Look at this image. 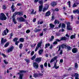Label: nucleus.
<instances>
[{
    "label": "nucleus",
    "instance_id": "1",
    "mask_svg": "<svg viewBox=\"0 0 79 79\" xmlns=\"http://www.w3.org/2000/svg\"><path fill=\"white\" fill-rule=\"evenodd\" d=\"M67 37L64 36V37H62L60 40L57 39L56 40V41H54L53 43V44H54V45L57 44H58V42H61V41L62 40H67Z\"/></svg>",
    "mask_w": 79,
    "mask_h": 79
},
{
    "label": "nucleus",
    "instance_id": "2",
    "mask_svg": "<svg viewBox=\"0 0 79 79\" xmlns=\"http://www.w3.org/2000/svg\"><path fill=\"white\" fill-rule=\"evenodd\" d=\"M1 16L0 17V19L2 21H4L6 19V17L5 16V14L3 13H1Z\"/></svg>",
    "mask_w": 79,
    "mask_h": 79
},
{
    "label": "nucleus",
    "instance_id": "3",
    "mask_svg": "<svg viewBox=\"0 0 79 79\" xmlns=\"http://www.w3.org/2000/svg\"><path fill=\"white\" fill-rule=\"evenodd\" d=\"M23 13L22 12H15L12 18H13L15 16H16V15H20V16H22V15H23Z\"/></svg>",
    "mask_w": 79,
    "mask_h": 79
},
{
    "label": "nucleus",
    "instance_id": "4",
    "mask_svg": "<svg viewBox=\"0 0 79 79\" xmlns=\"http://www.w3.org/2000/svg\"><path fill=\"white\" fill-rule=\"evenodd\" d=\"M66 24L67 25V29L69 31H72V28H71V27L70 26V23L69 22H68Z\"/></svg>",
    "mask_w": 79,
    "mask_h": 79
},
{
    "label": "nucleus",
    "instance_id": "5",
    "mask_svg": "<svg viewBox=\"0 0 79 79\" xmlns=\"http://www.w3.org/2000/svg\"><path fill=\"white\" fill-rule=\"evenodd\" d=\"M49 7V6L48 5H46L44 6V8H43V12H45L46 10H47L48 9Z\"/></svg>",
    "mask_w": 79,
    "mask_h": 79
},
{
    "label": "nucleus",
    "instance_id": "6",
    "mask_svg": "<svg viewBox=\"0 0 79 79\" xmlns=\"http://www.w3.org/2000/svg\"><path fill=\"white\" fill-rule=\"evenodd\" d=\"M33 66L35 69H38V68H39V64L36 62L33 63Z\"/></svg>",
    "mask_w": 79,
    "mask_h": 79
},
{
    "label": "nucleus",
    "instance_id": "7",
    "mask_svg": "<svg viewBox=\"0 0 79 79\" xmlns=\"http://www.w3.org/2000/svg\"><path fill=\"white\" fill-rule=\"evenodd\" d=\"M41 60H42V58L41 57L37 58L35 59V60L36 62L39 63L40 61H41Z\"/></svg>",
    "mask_w": 79,
    "mask_h": 79
},
{
    "label": "nucleus",
    "instance_id": "8",
    "mask_svg": "<svg viewBox=\"0 0 79 79\" xmlns=\"http://www.w3.org/2000/svg\"><path fill=\"white\" fill-rule=\"evenodd\" d=\"M14 49V47L13 46L10 47L9 49H7V52L8 53H10V52H12L13 50Z\"/></svg>",
    "mask_w": 79,
    "mask_h": 79
},
{
    "label": "nucleus",
    "instance_id": "9",
    "mask_svg": "<svg viewBox=\"0 0 79 79\" xmlns=\"http://www.w3.org/2000/svg\"><path fill=\"white\" fill-rule=\"evenodd\" d=\"M18 19L19 20L20 22H24L25 20L22 17H21L20 18H18Z\"/></svg>",
    "mask_w": 79,
    "mask_h": 79
},
{
    "label": "nucleus",
    "instance_id": "10",
    "mask_svg": "<svg viewBox=\"0 0 79 79\" xmlns=\"http://www.w3.org/2000/svg\"><path fill=\"white\" fill-rule=\"evenodd\" d=\"M72 52L73 53H76L77 52L78 50H77V49L74 48L72 49Z\"/></svg>",
    "mask_w": 79,
    "mask_h": 79
},
{
    "label": "nucleus",
    "instance_id": "11",
    "mask_svg": "<svg viewBox=\"0 0 79 79\" xmlns=\"http://www.w3.org/2000/svg\"><path fill=\"white\" fill-rule=\"evenodd\" d=\"M57 5V2L53 1L51 3V6H52L54 7Z\"/></svg>",
    "mask_w": 79,
    "mask_h": 79
},
{
    "label": "nucleus",
    "instance_id": "12",
    "mask_svg": "<svg viewBox=\"0 0 79 79\" xmlns=\"http://www.w3.org/2000/svg\"><path fill=\"white\" fill-rule=\"evenodd\" d=\"M6 42V40L4 39L3 38H2L1 39V44H3Z\"/></svg>",
    "mask_w": 79,
    "mask_h": 79
},
{
    "label": "nucleus",
    "instance_id": "13",
    "mask_svg": "<svg viewBox=\"0 0 79 79\" xmlns=\"http://www.w3.org/2000/svg\"><path fill=\"white\" fill-rule=\"evenodd\" d=\"M66 47H67V44H63L61 45L62 48H66Z\"/></svg>",
    "mask_w": 79,
    "mask_h": 79
},
{
    "label": "nucleus",
    "instance_id": "14",
    "mask_svg": "<svg viewBox=\"0 0 79 79\" xmlns=\"http://www.w3.org/2000/svg\"><path fill=\"white\" fill-rule=\"evenodd\" d=\"M42 8H43V6L42 5H41L39 6V11L40 12H41L42 11Z\"/></svg>",
    "mask_w": 79,
    "mask_h": 79
},
{
    "label": "nucleus",
    "instance_id": "15",
    "mask_svg": "<svg viewBox=\"0 0 79 79\" xmlns=\"http://www.w3.org/2000/svg\"><path fill=\"white\" fill-rule=\"evenodd\" d=\"M42 40H41V41L37 45V46L38 48L40 47H41V45H42Z\"/></svg>",
    "mask_w": 79,
    "mask_h": 79
},
{
    "label": "nucleus",
    "instance_id": "16",
    "mask_svg": "<svg viewBox=\"0 0 79 79\" xmlns=\"http://www.w3.org/2000/svg\"><path fill=\"white\" fill-rule=\"evenodd\" d=\"M15 6L14 5V3H12V5L11 6V10H12V12H14L15 10V9L14 8V7Z\"/></svg>",
    "mask_w": 79,
    "mask_h": 79
},
{
    "label": "nucleus",
    "instance_id": "17",
    "mask_svg": "<svg viewBox=\"0 0 79 79\" xmlns=\"http://www.w3.org/2000/svg\"><path fill=\"white\" fill-rule=\"evenodd\" d=\"M57 61H58V60H56V61L55 62V63L54 64V67L55 68V69H58V68H59V66H56V63H57Z\"/></svg>",
    "mask_w": 79,
    "mask_h": 79
},
{
    "label": "nucleus",
    "instance_id": "18",
    "mask_svg": "<svg viewBox=\"0 0 79 79\" xmlns=\"http://www.w3.org/2000/svg\"><path fill=\"white\" fill-rule=\"evenodd\" d=\"M43 52H44V50L43 49H40L38 52L39 55H41V54L43 53Z\"/></svg>",
    "mask_w": 79,
    "mask_h": 79
},
{
    "label": "nucleus",
    "instance_id": "19",
    "mask_svg": "<svg viewBox=\"0 0 79 79\" xmlns=\"http://www.w3.org/2000/svg\"><path fill=\"white\" fill-rule=\"evenodd\" d=\"M50 11H48L46 13L45 16H49L50 15Z\"/></svg>",
    "mask_w": 79,
    "mask_h": 79
},
{
    "label": "nucleus",
    "instance_id": "20",
    "mask_svg": "<svg viewBox=\"0 0 79 79\" xmlns=\"http://www.w3.org/2000/svg\"><path fill=\"white\" fill-rule=\"evenodd\" d=\"M66 48L68 49V51H70L72 49V48L71 47L69 46H67Z\"/></svg>",
    "mask_w": 79,
    "mask_h": 79
},
{
    "label": "nucleus",
    "instance_id": "21",
    "mask_svg": "<svg viewBox=\"0 0 79 79\" xmlns=\"http://www.w3.org/2000/svg\"><path fill=\"white\" fill-rule=\"evenodd\" d=\"M40 31H42V29H36V30H34V32L35 33L38 32Z\"/></svg>",
    "mask_w": 79,
    "mask_h": 79
},
{
    "label": "nucleus",
    "instance_id": "22",
    "mask_svg": "<svg viewBox=\"0 0 79 79\" xmlns=\"http://www.w3.org/2000/svg\"><path fill=\"white\" fill-rule=\"evenodd\" d=\"M75 38H76V34L72 35L70 36V39H75Z\"/></svg>",
    "mask_w": 79,
    "mask_h": 79
},
{
    "label": "nucleus",
    "instance_id": "23",
    "mask_svg": "<svg viewBox=\"0 0 79 79\" xmlns=\"http://www.w3.org/2000/svg\"><path fill=\"white\" fill-rule=\"evenodd\" d=\"M50 27L51 28H54L55 27V25L52 24V23H50L49 24Z\"/></svg>",
    "mask_w": 79,
    "mask_h": 79
},
{
    "label": "nucleus",
    "instance_id": "24",
    "mask_svg": "<svg viewBox=\"0 0 79 79\" xmlns=\"http://www.w3.org/2000/svg\"><path fill=\"white\" fill-rule=\"evenodd\" d=\"M23 74L22 73L20 74L19 79H23Z\"/></svg>",
    "mask_w": 79,
    "mask_h": 79
},
{
    "label": "nucleus",
    "instance_id": "25",
    "mask_svg": "<svg viewBox=\"0 0 79 79\" xmlns=\"http://www.w3.org/2000/svg\"><path fill=\"white\" fill-rule=\"evenodd\" d=\"M40 66L41 70H42V71H44V65L41 64L40 65Z\"/></svg>",
    "mask_w": 79,
    "mask_h": 79
},
{
    "label": "nucleus",
    "instance_id": "26",
    "mask_svg": "<svg viewBox=\"0 0 79 79\" xmlns=\"http://www.w3.org/2000/svg\"><path fill=\"white\" fill-rule=\"evenodd\" d=\"M45 48H48V47H49L50 45V44H45Z\"/></svg>",
    "mask_w": 79,
    "mask_h": 79
},
{
    "label": "nucleus",
    "instance_id": "27",
    "mask_svg": "<svg viewBox=\"0 0 79 79\" xmlns=\"http://www.w3.org/2000/svg\"><path fill=\"white\" fill-rule=\"evenodd\" d=\"M19 41L20 42H23L24 41V39L23 38H20Z\"/></svg>",
    "mask_w": 79,
    "mask_h": 79
},
{
    "label": "nucleus",
    "instance_id": "28",
    "mask_svg": "<svg viewBox=\"0 0 79 79\" xmlns=\"http://www.w3.org/2000/svg\"><path fill=\"white\" fill-rule=\"evenodd\" d=\"M7 34L6 33V30H4L3 31V33H2V35H6Z\"/></svg>",
    "mask_w": 79,
    "mask_h": 79
},
{
    "label": "nucleus",
    "instance_id": "29",
    "mask_svg": "<svg viewBox=\"0 0 79 79\" xmlns=\"http://www.w3.org/2000/svg\"><path fill=\"white\" fill-rule=\"evenodd\" d=\"M2 9L3 10H6V6L5 5H4L2 6Z\"/></svg>",
    "mask_w": 79,
    "mask_h": 79
},
{
    "label": "nucleus",
    "instance_id": "30",
    "mask_svg": "<svg viewBox=\"0 0 79 79\" xmlns=\"http://www.w3.org/2000/svg\"><path fill=\"white\" fill-rule=\"evenodd\" d=\"M53 39H54V36L53 35H52L51 36V39H49L50 41H53Z\"/></svg>",
    "mask_w": 79,
    "mask_h": 79
},
{
    "label": "nucleus",
    "instance_id": "31",
    "mask_svg": "<svg viewBox=\"0 0 79 79\" xmlns=\"http://www.w3.org/2000/svg\"><path fill=\"white\" fill-rule=\"evenodd\" d=\"M18 40V38H15L13 39V42H17V40Z\"/></svg>",
    "mask_w": 79,
    "mask_h": 79
},
{
    "label": "nucleus",
    "instance_id": "32",
    "mask_svg": "<svg viewBox=\"0 0 79 79\" xmlns=\"http://www.w3.org/2000/svg\"><path fill=\"white\" fill-rule=\"evenodd\" d=\"M9 44H10V43H9L7 42L6 44H5L4 47H8V46L9 45Z\"/></svg>",
    "mask_w": 79,
    "mask_h": 79
},
{
    "label": "nucleus",
    "instance_id": "33",
    "mask_svg": "<svg viewBox=\"0 0 79 79\" xmlns=\"http://www.w3.org/2000/svg\"><path fill=\"white\" fill-rule=\"evenodd\" d=\"M78 9H77L75 10H73V13L75 14L76 13H78Z\"/></svg>",
    "mask_w": 79,
    "mask_h": 79
},
{
    "label": "nucleus",
    "instance_id": "34",
    "mask_svg": "<svg viewBox=\"0 0 79 79\" xmlns=\"http://www.w3.org/2000/svg\"><path fill=\"white\" fill-rule=\"evenodd\" d=\"M36 56V55H35L31 58V59L32 60H34L35 58V57Z\"/></svg>",
    "mask_w": 79,
    "mask_h": 79
},
{
    "label": "nucleus",
    "instance_id": "35",
    "mask_svg": "<svg viewBox=\"0 0 79 79\" xmlns=\"http://www.w3.org/2000/svg\"><path fill=\"white\" fill-rule=\"evenodd\" d=\"M65 27V24L64 23H62L61 25V28H64Z\"/></svg>",
    "mask_w": 79,
    "mask_h": 79
},
{
    "label": "nucleus",
    "instance_id": "36",
    "mask_svg": "<svg viewBox=\"0 0 79 79\" xmlns=\"http://www.w3.org/2000/svg\"><path fill=\"white\" fill-rule=\"evenodd\" d=\"M13 21L14 22V24H16V23H17L16 21V20H15V18L13 19Z\"/></svg>",
    "mask_w": 79,
    "mask_h": 79
},
{
    "label": "nucleus",
    "instance_id": "37",
    "mask_svg": "<svg viewBox=\"0 0 79 79\" xmlns=\"http://www.w3.org/2000/svg\"><path fill=\"white\" fill-rule=\"evenodd\" d=\"M75 68H78V65L77 63H75Z\"/></svg>",
    "mask_w": 79,
    "mask_h": 79
},
{
    "label": "nucleus",
    "instance_id": "38",
    "mask_svg": "<svg viewBox=\"0 0 79 79\" xmlns=\"http://www.w3.org/2000/svg\"><path fill=\"white\" fill-rule=\"evenodd\" d=\"M39 3H40V5H42V4H43V1H39Z\"/></svg>",
    "mask_w": 79,
    "mask_h": 79
},
{
    "label": "nucleus",
    "instance_id": "39",
    "mask_svg": "<svg viewBox=\"0 0 79 79\" xmlns=\"http://www.w3.org/2000/svg\"><path fill=\"white\" fill-rule=\"evenodd\" d=\"M38 75L37 74H34V77H38Z\"/></svg>",
    "mask_w": 79,
    "mask_h": 79
},
{
    "label": "nucleus",
    "instance_id": "40",
    "mask_svg": "<svg viewBox=\"0 0 79 79\" xmlns=\"http://www.w3.org/2000/svg\"><path fill=\"white\" fill-rule=\"evenodd\" d=\"M22 47H23V44H21L19 45V48L20 49H21L22 48Z\"/></svg>",
    "mask_w": 79,
    "mask_h": 79
},
{
    "label": "nucleus",
    "instance_id": "41",
    "mask_svg": "<svg viewBox=\"0 0 79 79\" xmlns=\"http://www.w3.org/2000/svg\"><path fill=\"white\" fill-rule=\"evenodd\" d=\"M57 22H58V20H57V19H56L54 22V24H57Z\"/></svg>",
    "mask_w": 79,
    "mask_h": 79
},
{
    "label": "nucleus",
    "instance_id": "42",
    "mask_svg": "<svg viewBox=\"0 0 79 79\" xmlns=\"http://www.w3.org/2000/svg\"><path fill=\"white\" fill-rule=\"evenodd\" d=\"M57 58H58V56H55L54 57V58H53L52 59H53V60H56V59H57Z\"/></svg>",
    "mask_w": 79,
    "mask_h": 79
},
{
    "label": "nucleus",
    "instance_id": "43",
    "mask_svg": "<svg viewBox=\"0 0 79 79\" xmlns=\"http://www.w3.org/2000/svg\"><path fill=\"white\" fill-rule=\"evenodd\" d=\"M4 62L6 64H8V62H6L5 60H4Z\"/></svg>",
    "mask_w": 79,
    "mask_h": 79
},
{
    "label": "nucleus",
    "instance_id": "44",
    "mask_svg": "<svg viewBox=\"0 0 79 79\" xmlns=\"http://www.w3.org/2000/svg\"><path fill=\"white\" fill-rule=\"evenodd\" d=\"M69 3V8H70L71 7V2L69 1L68 2Z\"/></svg>",
    "mask_w": 79,
    "mask_h": 79
},
{
    "label": "nucleus",
    "instance_id": "45",
    "mask_svg": "<svg viewBox=\"0 0 79 79\" xmlns=\"http://www.w3.org/2000/svg\"><path fill=\"white\" fill-rule=\"evenodd\" d=\"M31 31H30V30H27L26 31V32L27 33V34H29V32H30Z\"/></svg>",
    "mask_w": 79,
    "mask_h": 79
},
{
    "label": "nucleus",
    "instance_id": "46",
    "mask_svg": "<svg viewBox=\"0 0 79 79\" xmlns=\"http://www.w3.org/2000/svg\"><path fill=\"white\" fill-rule=\"evenodd\" d=\"M34 9H33L31 12V15H34Z\"/></svg>",
    "mask_w": 79,
    "mask_h": 79
},
{
    "label": "nucleus",
    "instance_id": "47",
    "mask_svg": "<svg viewBox=\"0 0 79 79\" xmlns=\"http://www.w3.org/2000/svg\"><path fill=\"white\" fill-rule=\"evenodd\" d=\"M44 66H45V67H46V68H47V62H45L44 64Z\"/></svg>",
    "mask_w": 79,
    "mask_h": 79
},
{
    "label": "nucleus",
    "instance_id": "48",
    "mask_svg": "<svg viewBox=\"0 0 79 79\" xmlns=\"http://www.w3.org/2000/svg\"><path fill=\"white\" fill-rule=\"evenodd\" d=\"M73 6V7H76V6H77V5H76V3H74Z\"/></svg>",
    "mask_w": 79,
    "mask_h": 79
},
{
    "label": "nucleus",
    "instance_id": "49",
    "mask_svg": "<svg viewBox=\"0 0 79 79\" xmlns=\"http://www.w3.org/2000/svg\"><path fill=\"white\" fill-rule=\"evenodd\" d=\"M19 41H16L15 42V45H18V44H19Z\"/></svg>",
    "mask_w": 79,
    "mask_h": 79
},
{
    "label": "nucleus",
    "instance_id": "50",
    "mask_svg": "<svg viewBox=\"0 0 79 79\" xmlns=\"http://www.w3.org/2000/svg\"><path fill=\"white\" fill-rule=\"evenodd\" d=\"M71 21H73V15H71Z\"/></svg>",
    "mask_w": 79,
    "mask_h": 79
},
{
    "label": "nucleus",
    "instance_id": "51",
    "mask_svg": "<svg viewBox=\"0 0 79 79\" xmlns=\"http://www.w3.org/2000/svg\"><path fill=\"white\" fill-rule=\"evenodd\" d=\"M25 60L26 61L27 63H29V60H28L27 59H25Z\"/></svg>",
    "mask_w": 79,
    "mask_h": 79
},
{
    "label": "nucleus",
    "instance_id": "52",
    "mask_svg": "<svg viewBox=\"0 0 79 79\" xmlns=\"http://www.w3.org/2000/svg\"><path fill=\"white\" fill-rule=\"evenodd\" d=\"M19 72L20 73H26V71L24 70H20Z\"/></svg>",
    "mask_w": 79,
    "mask_h": 79
},
{
    "label": "nucleus",
    "instance_id": "53",
    "mask_svg": "<svg viewBox=\"0 0 79 79\" xmlns=\"http://www.w3.org/2000/svg\"><path fill=\"white\" fill-rule=\"evenodd\" d=\"M54 61V60H53V59L52 58L50 62L51 63H52V62H53Z\"/></svg>",
    "mask_w": 79,
    "mask_h": 79
},
{
    "label": "nucleus",
    "instance_id": "54",
    "mask_svg": "<svg viewBox=\"0 0 79 79\" xmlns=\"http://www.w3.org/2000/svg\"><path fill=\"white\" fill-rule=\"evenodd\" d=\"M39 47H38L37 46L35 50V51L36 52V51H37V50H38V49H39Z\"/></svg>",
    "mask_w": 79,
    "mask_h": 79
},
{
    "label": "nucleus",
    "instance_id": "55",
    "mask_svg": "<svg viewBox=\"0 0 79 79\" xmlns=\"http://www.w3.org/2000/svg\"><path fill=\"white\" fill-rule=\"evenodd\" d=\"M55 19V17L54 16L52 15V20H53Z\"/></svg>",
    "mask_w": 79,
    "mask_h": 79
},
{
    "label": "nucleus",
    "instance_id": "56",
    "mask_svg": "<svg viewBox=\"0 0 79 79\" xmlns=\"http://www.w3.org/2000/svg\"><path fill=\"white\" fill-rule=\"evenodd\" d=\"M43 35H44V33L43 32L40 33V36H43Z\"/></svg>",
    "mask_w": 79,
    "mask_h": 79
},
{
    "label": "nucleus",
    "instance_id": "57",
    "mask_svg": "<svg viewBox=\"0 0 79 79\" xmlns=\"http://www.w3.org/2000/svg\"><path fill=\"white\" fill-rule=\"evenodd\" d=\"M34 51H33L31 52V55H34Z\"/></svg>",
    "mask_w": 79,
    "mask_h": 79
},
{
    "label": "nucleus",
    "instance_id": "58",
    "mask_svg": "<svg viewBox=\"0 0 79 79\" xmlns=\"http://www.w3.org/2000/svg\"><path fill=\"white\" fill-rule=\"evenodd\" d=\"M75 75L77 76V77H78V76H79V75L77 73H75Z\"/></svg>",
    "mask_w": 79,
    "mask_h": 79
},
{
    "label": "nucleus",
    "instance_id": "59",
    "mask_svg": "<svg viewBox=\"0 0 79 79\" xmlns=\"http://www.w3.org/2000/svg\"><path fill=\"white\" fill-rule=\"evenodd\" d=\"M2 56H4V57H6V56L5 54H3V53H2Z\"/></svg>",
    "mask_w": 79,
    "mask_h": 79
},
{
    "label": "nucleus",
    "instance_id": "60",
    "mask_svg": "<svg viewBox=\"0 0 79 79\" xmlns=\"http://www.w3.org/2000/svg\"><path fill=\"white\" fill-rule=\"evenodd\" d=\"M55 10L56 11H59V9L57 8H56L55 9Z\"/></svg>",
    "mask_w": 79,
    "mask_h": 79
},
{
    "label": "nucleus",
    "instance_id": "61",
    "mask_svg": "<svg viewBox=\"0 0 79 79\" xmlns=\"http://www.w3.org/2000/svg\"><path fill=\"white\" fill-rule=\"evenodd\" d=\"M49 48H50V49H52V48H53V45L51 44Z\"/></svg>",
    "mask_w": 79,
    "mask_h": 79
},
{
    "label": "nucleus",
    "instance_id": "62",
    "mask_svg": "<svg viewBox=\"0 0 79 79\" xmlns=\"http://www.w3.org/2000/svg\"><path fill=\"white\" fill-rule=\"evenodd\" d=\"M56 35L57 36H59V35H60V34L59 33H56Z\"/></svg>",
    "mask_w": 79,
    "mask_h": 79
},
{
    "label": "nucleus",
    "instance_id": "63",
    "mask_svg": "<svg viewBox=\"0 0 79 79\" xmlns=\"http://www.w3.org/2000/svg\"><path fill=\"white\" fill-rule=\"evenodd\" d=\"M63 62V59H61L60 60V62L62 63Z\"/></svg>",
    "mask_w": 79,
    "mask_h": 79
},
{
    "label": "nucleus",
    "instance_id": "64",
    "mask_svg": "<svg viewBox=\"0 0 79 79\" xmlns=\"http://www.w3.org/2000/svg\"><path fill=\"white\" fill-rule=\"evenodd\" d=\"M17 5L18 6H21V5H22V4L21 3H18Z\"/></svg>",
    "mask_w": 79,
    "mask_h": 79
}]
</instances>
